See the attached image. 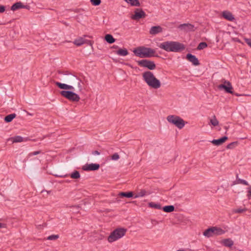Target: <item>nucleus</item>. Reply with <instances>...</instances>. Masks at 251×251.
I'll return each mask as SVG.
<instances>
[{
  "label": "nucleus",
  "instance_id": "obj_1",
  "mask_svg": "<svg viewBox=\"0 0 251 251\" xmlns=\"http://www.w3.org/2000/svg\"><path fill=\"white\" fill-rule=\"evenodd\" d=\"M55 84L60 89L66 90L60 92V94L63 97L73 102H78L80 100V97L78 94L74 92L75 87L72 85L59 82H56Z\"/></svg>",
  "mask_w": 251,
  "mask_h": 251
},
{
  "label": "nucleus",
  "instance_id": "obj_2",
  "mask_svg": "<svg viewBox=\"0 0 251 251\" xmlns=\"http://www.w3.org/2000/svg\"><path fill=\"white\" fill-rule=\"evenodd\" d=\"M159 48L168 52H179L185 49V46L178 42L165 41L158 44Z\"/></svg>",
  "mask_w": 251,
  "mask_h": 251
},
{
  "label": "nucleus",
  "instance_id": "obj_3",
  "mask_svg": "<svg viewBox=\"0 0 251 251\" xmlns=\"http://www.w3.org/2000/svg\"><path fill=\"white\" fill-rule=\"evenodd\" d=\"M142 75L143 80L150 87L154 89H158L160 88L161 86L160 81L151 72L146 71L142 73Z\"/></svg>",
  "mask_w": 251,
  "mask_h": 251
},
{
  "label": "nucleus",
  "instance_id": "obj_4",
  "mask_svg": "<svg viewBox=\"0 0 251 251\" xmlns=\"http://www.w3.org/2000/svg\"><path fill=\"white\" fill-rule=\"evenodd\" d=\"M134 54L141 58L151 57L154 56L155 51L150 48L139 47L133 50Z\"/></svg>",
  "mask_w": 251,
  "mask_h": 251
},
{
  "label": "nucleus",
  "instance_id": "obj_5",
  "mask_svg": "<svg viewBox=\"0 0 251 251\" xmlns=\"http://www.w3.org/2000/svg\"><path fill=\"white\" fill-rule=\"evenodd\" d=\"M127 231V229L123 227H119L115 229L110 233L107 237V241L109 243H113L123 238Z\"/></svg>",
  "mask_w": 251,
  "mask_h": 251
},
{
  "label": "nucleus",
  "instance_id": "obj_6",
  "mask_svg": "<svg viewBox=\"0 0 251 251\" xmlns=\"http://www.w3.org/2000/svg\"><path fill=\"white\" fill-rule=\"evenodd\" d=\"M166 120L170 124L179 129H182L186 124L182 118L176 115H169L167 117Z\"/></svg>",
  "mask_w": 251,
  "mask_h": 251
},
{
  "label": "nucleus",
  "instance_id": "obj_7",
  "mask_svg": "<svg viewBox=\"0 0 251 251\" xmlns=\"http://www.w3.org/2000/svg\"><path fill=\"white\" fill-rule=\"evenodd\" d=\"M226 230L220 227L212 226L204 231L203 234L204 236L209 238L213 236H218L224 234Z\"/></svg>",
  "mask_w": 251,
  "mask_h": 251
},
{
  "label": "nucleus",
  "instance_id": "obj_8",
  "mask_svg": "<svg viewBox=\"0 0 251 251\" xmlns=\"http://www.w3.org/2000/svg\"><path fill=\"white\" fill-rule=\"evenodd\" d=\"M68 82L74 84H76L77 85V87L79 92H81L83 89V82L78 77L74 75H70L69 76V81Z\"/></svg>",
  "mask_w": 251,
  "mask_h": 251
},
{
  "label": "nucleus",
  "instance_id": "obj_9",
  "mask_svg": "<svg viewBox=\"0 0 251 251\" xmlns=\"http://www.w3.org/2000/svg\"><path fill=\"white\" fill-rule=\"evenodd\" d=\"M137 63L140 66L147 68L151 70H153L155 68V63L151 61L144 59L137 61Z\"/></svg>",
  "mask_w": 251,
  "mask_h": 251
},
{
  "label": "nucleus",
  "instance_id": "obj_10",
  "mask_svg": "<svg viewBox=\"0 0 251 251\" xmlns=\"http://www.w3.org/2000/svg\"><path fill=\"white\" fill-rule=\"evenodd\" d=\"M220 89H224L226 92L232 94L233 87L231 84L228 81H225L222 84L218 86Z\"/></svg>",
  "mask_w": 251,
  "mask_h": 251
},
{
  "label": "nucleus",
  "instance_id": "obj_11",
  "mask_svg": "<svg viewBox=\"0 0 251 251\" xmlns=\"http://www.w3.org/2000/svg\"><path fill=\"white\" fill-rule=\"evenodd\" d=\"M146 13L141 9H137L134 12V14L131 16L133 20H137L145 17Z\"/></svg>",
  "mask_w": 251,
  "mask_h": 251
},
{
  "label": "nucleus",
  "instance_id": "obj_12",
  "mask_svg": "<svg viewBox=\"0 0 251 251\" xmlns=\"http://www.w3.org/2000/svg\"><path fill=\"white\" fill-rule=\"evenodd\" d=\"M178 28L182 31L189 32L194 31L196 29L194 25L190 24H184L180 25Z\"/></svg>",
  "mask_w": 251,
  "mask_h": 251
},
{
  "label": "nucleus",
  "instance_id": "obj_13",
  "mask_svg": "<svg viewBox=\"0 0 251 251\" xmlns=\"http://www.w3.org/2000/svg\"><path fill=\"white\" fill-rule=\"evenodd\" d=\"M99 168V164L91 163L84 165L82 167V169L84 171H95L98 170Z\"/></svg>",
  "mask_w": 251,
  "mask_h": 251
},
{
  "label": "nucleus",
  "instance_id": "obj_14",
  "mask_svg": "<svg viewBox=\"0 0 251 251\" xmlns=\"http://www.w3.org/2000/svg\"><path fill=\"white\" fill-rule=\"evenodd\" d=\"M222 15L225 19L233 22L235 20V18L233 15L229 11L225 10L222 12Z\"/></svg>",
  "mask_w": 251,
  "mask_h": 251
},
{
  "label": "nucleus",
  "instance_id": "obj_15",
  "mask_svg": "<svg viewBox=\"0 0 251 251\" xmlns=\"http://www.w3.org/2000/svg\"><path fill=\"white\" fill-rule=\"evenodd\" d=\"M186 58L188 60L192 63L194 65L197 66L199 65V61L195 55L190 53L187 54L186 55Z\"/></svg>",
  "mask_w": 251,
  "mask_h": 251
},
{
  "label": "nucleus",
  "instance_id": "obj_16",
  "mask_svg": "<svg viewBox=\"0 0 251 251\" xmlns=\"http://www.w3.org/2000/svg\"><path fill=\"white\" fill-rule=\"evenodd\" d=\"M26 6L20 1L13 4L11 7V10L14 11L21 8H25Z\"/></svg>",
  "mask_w": 251,
  "mask_h": 251
},
{
  "label": "nucleus",
  "instance_id": "obj_17",
  "mask_svg": "<svg viewBox=\"0 0 251 251\" xmlns=\"http://www.w3.org/2000/svg\"><path fill=\"white\" fill-rule=\"evenodd\" d=\"M227 139V137L224 136L218 139H214L211 142L214 145L220 146L223 144Z\"/></svg>",
  "mask_w": 251,
  "mask_h": 251
},
{
  "label": "nucleus",
  "instance_id": "obj_18",
  "mask_svg": "<svg viewBox=\"0 0 251 251\" xmlns=\"http://www.w3.org/2000/svg\"><path fill=\"white\" fill-rule=\"evenodd\" d=\"M162 31V28L160 26H152L150 30V33L152 35H155Z\"/></svg>",
  "mask_w": 251,
  "mask_h": 251
},
{
  "label": "nucleus",
  "instance_id": "obj_19",
  "mask_svg": "<svg viewBox=\"0 0 251 251\" xmlns=\"http://www.w3.org/2000/svg\"><path fill=\"white\" fill-rule=\"evenodd\" d=\"M221 243L225 246L231 247L233 245V241L229 238L225 239L221 241Z\"/></svg>",
  "mask_w": 251,
  "mask_h": 251
},
{
  "label": "nucleus",
  "instance_id": "obj_20",
  "mask_svg": "<svg viewBox=\"0 0 251 251\" xmlns=\"http://www.w3.org/2000/svg\"><path fill=\"white\" fill-rule=\"evenodd\" d=\"M209 120V125L212 126H213L216 127L219 125V122L215 115L210 118Z\"/></svg>",
  "mask_w": 251,
  "mask_h": 251
},
{
  "label": "nucleus",
  "instance_id": "obj_21",
  "mask_svg": "<svg viewBox=\"0 0 251 251\" xmlns=\"http://www.w3.org/2000/svg\"><path fill=\"white\" fill-rule=\"evenodd\" d=\"M8 141H11L12 143H19L24 141V139L22 137L20 136H16L13 137H11L9 138Z\"/></svg>",
  "mask_w": 251,
  "mask_h": 251
},
{
  "label": "nucleus",
  "instance_id": "obj_22",
  "mask_svg": "<svg viewBox=\"0 0 251 251\" xmlns=\"http://www.w3.org/2000/svg\"><path fill=\"white\" fill-rule=\"evenodd\" d=\"M86 42L85 40L82 37H79L76 39H75L73 43L75 45L77 46H80L84 44H85Z\"/></svg>",
  "mask_w": 251,
  "mask_h": 251
},
{
  "label": "nucleus",
  "instance_id": "obj_23",
  "mask_svg": "<svg viewBox=\"0 0 251 251\" xmlns=\"http://www.w3.org/2000/svg\"><path fill=\"white\" fill-rule=\"evenodd\" d=\"M127 3L132 6H139L140 3L138 0H124Z\"/></svg>",
  "mask_w": 251,
  "mask_h": 251
},
{
  "label": "nucleus",
  "instance_id": "obj_24",
  "mask_svg": "<svg viewBox=\"0 0 251 251\" xmlns=\"http://www.w3.org/2000/svg\"><path fill=\"white\" fill-rule=\"evenodd\" d=\"M116 54L120 56H125L128 54V51L126 49H120L116 51Z\"/></svg>",
  "mask_w": 251,
  "mask_h": 251
},
{
  "label": "nucleus",
  "instance_id": "obj_25",
  "mask_svg": "<svg viewBox=\"0 0 251 251\" xmlns=\"http://www.w3.org/2000/svg\"><path fill=\"white\" fill-rule=\"evenodd\" d=\"M105 40L109 44H112L115 41V39L111 34H106L105 36Z\"/></svg>",
  "mask_w": 251,
  "mask_h": 251
},
{
  "label": "nucleus",
  "instance_id": "obj_26",
  "mask_svg": "<svg viewBox=\"0 0 251 251\" xmlns=\"http://www.w3.org/2000/svg\"><path fill=\"white\" fill-rule=\"evenodd\" d=\"M162 209L165 212L169 213L174 211L175 207L173 205H167L162 208Z\"/></svg>",
  "mask_w": 251,
  "mask_h": 251
},
{
  "label": "nucleus",
  "instance_id": "obj_27",
  "mask_svg": "<svg viewBox=\"0 0 251 251\" xmlns=\"http://www.w3.org/2000/svg\"><path fill=\"white\" fill-rule=\"evenodd\" d=\"M149 206L151 208H154L157 209H161V206L160 204L151 202L149 203Z\"/></svg>",
  "mask_w": 251,
  "mask_h": 251
},
{
  "label": "nucleus",
  "instance_id": "obj_28",
  "mask_svg": "<svg viewBox=\"0 0 251 251\" xmlns=\"http://www.w3.org/2000/svg\"><path fill=\"white\" fill-rule=\"evenodd\" d=\"M119 195L120 197H125L127 198H131L133 197V194L132 192H121L119 193Z\"/></svg>",
  "mask_w": 251,
  "mask_h": 251
},
{
  "label": "nucleus",
  "instance_id": "obj_29",
  "mask_svg": "<svg viewBox=\"0 0 251 251\" xmlns=\"http://www.w3.org/2000/svg\"><path fill=\"white\" fill-rule=\"evenodd\" d=\"M15 114H9L5 117L4 120L6 122L9 123L11 122L13 120V119L15 118Z\"/></svg>",
  "mask_w": 251,
  "mask_h": 251
},
{
  "label": "nucleus",
  "instance_id": "obj_30",
  "mask_svg": "<svg viewBox=\"0 0 251 251\" xmlns=\"http://www.w3.org/2000/svg\"><path fill=\"white\" fill-rule=\"evenodd\" d=\"M147 194V191L145 190H141L136 195L134 196V198H138L139 197H143Z\"/></svg>",
  "mask_w": 251,
  "mask_h": 251
},
{
  "label": "nucleus",
  "instance_id": "obj_31",
  "mask_svg": "<svg viewBox=\"0 0 251 251\" xmlns=\"http://www.w3.org/2000/svg\"><path fill=\"white\" fill-rule=\"evenodd\" d=\"M70 176L72 178L77 179L79 178L80 176L79 173L78 171H75L70 175Z\"/></svg>",
  "mask_w": 251,
  "mask_h": 251
},
{
  "label": "nucleus",
  "instance_id": "obj_32",
  "mask_svg": "<svg viewBox=\"0 0 251 251\" xmlns=\"http://www.w3.org/2000/svg\"><path fill=\"white\" fill-rule=\"evenodd\" d=\"M207 46V44L206 43H205V42H201V43L199 44L197 49L199 50H202V49L206 48Z\"/></svg>",
  "mask_w": 251,
  "mask_h": 251
},
{
  "label": "nucleus",
  "instance_id": "obj_33",
  "mask_svg": "<svg viewBox=\"0 0 251 251\" xmlns=\"http://www.w3.org/2000/svg\"><path fill=\"white\" fill-rule=\"evenodd\" d=\"M59 238L58 235H51L47 238L48 240H55Z\"/></svg>",
  "mask_w": 251,
  "mask_h": 251
},
{
  "label": "nucleus",
  "instance_id": "obj_34",
  "mask_svg": "<svg viewBox=\"0 0 251 251\" xmlns=\"http://www.w3.org/2000/svg\"><path fill=\"white\" fill-rule=\"evenodd\" d=\"M92 4L94 6H98L101 3V0H90Z\"/></svg>",
  "mask_w": 251,
  "mask_h": 251
},
{
  "label": "nucleus",
  "instance_id": "obj_35",
  "mask_svg": "<svg viewBox=\"0 0 251 251\" xmlns=\"http://www.w3.org/2000/svg\"><path fill=\"white\" fill-rule=\"evenodd\" d=\"M40 152H41L40 151H33V152H30L28 154L27 157L28 158L31 157V156H32L33 155H36L37 154H39V153H40Z\"/></svg>",
  "mask_w": 251,
  "mask_h": 251
},
{
  "label": "nucleus",
  "instance_id": "obj_36",
  "mask_svg": "<svg viewBox=\"0 0 251 251\" xmlns=\"http://www.w3.org/2000/svg\"><path fill=\"white\" fill-rule=\"evenodd\" d=\"M238 145L237 142H233L227 145V148L233 149L235 146Z\"/></svg>",
  "mask_w": 251,
  "mask_h": 251
},
{
  "label": "nucleus",
  "instance_id": "obj_37",
  "mask_svg": "<svg viewBox=\"0 0 251 251\" xmlns=\"http://www.w3.org/2000/svg\"><path fill=\"white\" fill-rule=\"evenodd\" d=\"M119 158H120V156H119V154L117 153H114L111 156V159L113 160H117L119 159Z\"/></svg>",
  "mask_w": 251,
  "mask_h": 251
},
{
  "label": "nucleus",
  "instance_id": "obj_38",
  "mask_svg": "<svg viewBox=\"0 0 251 251\" xmlns=\"http://www.w3.org/2000/svg\"><path fill=\"white\" fill-rule=\"evenodd\" d=\"M246 210V209H242V208H237L234 210L235 213H242Z\"/></svg>",
  "mask_w": 251,
  "mask_h": 251
},
{
  "label": "nucleus",
  "instance_id": "obj_39",
  "mask_svg": "<svg viewBox=\"0 0 251 251\" xmlns=\"http://www.w3.org/2000/svg\"><path fill=\"white\" fill-rule=\"evenodd\" d=\"M247 196L248 198H250L251 196V186L248 188L247 189Z\"/></svg>",
  "mask_w": 251,
  "mask_h": 251
},
{
  "label": "nucleus",
  "instance_id": "obj_40",
  "mask_svg": "<svg viewBox=\"0 0 251 251\" xmlns=\"http://www.w3.org/2000/svg\"><path fill=\"white\" fill-rule=\"evenodd\" d=\"M5 10V7L3 5H0V13H3Z\"/></svg>",
  "mask_w": 251,
  "mask_h": 251
},
{
  "label": "nucleus",
  "instance_id": "obj_41",
  "mask_svg": "<svg viewBox=\"0 0 251 251\" xmlns=\"http://www.w3.org/2000/svg\"><path fill=\"white\" fill-rule=\"evenodd\" d=\"M6 227V225L4 223H0V228H4Z\"/></svg>",
  "mask_w": 251,
  "mask_h": 251
},
{
  "label": "nucleus",
  "instance_id": "obj_42",
  "mask_svg": "<svg viewBox=\"0 0 251 251\" xmlns=\"http://www.w3.org/2000/svg\"><path fill=\"white\" fill-rule=\"evenodd\" d=\"M92 154L94 155H98L100 154V152L99 151H95L92 152Z\"/></svg>",
  "mask_w": 251,
  "mask_h": 251
},
{
  "label": "nucleus",
  "instance_id": "obj_43",
  "mask_svg": "<svg viewBox=\"0 0 251 251\" xmlns=\"http://www.w3.org/2000/svg\"><path fill=\"white\" fill-rule=\"evenodd\" d=\"M246 42L251 47V39H246Z\"/></svg>",
  "mask_w": 251,
  "mask_h": 251
},
{
  "label": "nucleus",
  "instance_id": "obj_44",
  "mask_svg": "<svg viewBox=\"0 0 251 251\" xmlns=\"http://www.w3.org/2000/svg\"><path fill=\"white\" fill-rule=\"evenodd\" d=\"M242 183L243 184L245 185H249L248 182L246 180H242Z\"/></svg>",
  "mask_w": 251,
  "mask_h": 251
}]
</instances>
